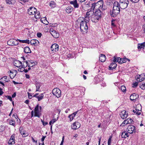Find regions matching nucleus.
<instances>
[{
    "instance_id": "a18cd8bd",
    "label": "nucleus",
    "mask_w": 145,
    "mask_h": 145,
    "mask_svg": "<svg viewBox=\"0 0 145 145\" xmlns=\"http://www.w3.org/2000/svg\"><path fill=\"white\" fill-rule=\"evenodd\" d=\"M127 124L125 121V120L121 124L120 126L121 127L125 126V125H127Z\"/></svg>"
},
{
    "instance_id": "338daca9",
    "label": "nucleus",
    "mask_w": 145,
    "mask_h": 145,
    "mask_svg": "<svg viewBox=\"0 0 145 145\" xmlns=\"http://www.w3.org/2000/svg\"><path fill=\"white\" fill-rule=\"evenodd\" d=\"M25 77L29 79L30 78L29 75L27 74H25Z\"/></svg>"
},
{
    "instance_id": "e2e57ef3",
    "label": "nucleus",
    "mask_w": 145,
    "mask_h": 145,
    "mask_svg": "<svg viewBox=\"0 0 145 145\" xmlns=\"http://www.w3.org/2000/svg\"><path fill=\"white\" fill-rule=\"evenodd\" d=\"M113 58H114V59L113 60V61L114 63H115L116 62H117V59H116V58L115 56Z\"/></svg>"
},
{
    "instance_id": "0eeeda50",
    "label": "nucleus",
    "mask_w": 145,
    "mask_h": 145,
    "mask_svg": "<svg viewBox=\"0 0 145 145\" xmlns=\"http://www.w3.org/2000/svg\"><path fill=\"white\" fill-rule=\"evenodd\" d=\"M15 134H13L10 137V138L8 142V145H13L15 143L16 140L15 139Z\"/></svg>"
},
{
    "instance_id": "49530a36",
    "label": "nucleus",
    "mask_w": 145,
    "mask_h": 145,
    "mask_svg": "<svg viewBox=\"0 0 145 145\" xmlns=\"http://www.w3.org/2000/svg\"><path fill=\"white\" fill-rule=\"evenodd\" d=\"M5 129V127L4 126H0V133H1Z\"/></svg>"
},
{
    "instance_id": "f704fd0d",
    "label": "nucleus",
    "mask_w": 145,
    "mask_h": 145,
    "mask_svg": "<svg viewBox=\"0 0 145 145\" xmlns=\"http://www.w3.org/2000/svg\"><path fill=\"white\" fill-rule=\"evenodd\" d=\"M35 14V17L36 19H39L40 18V13L39 12H36Z\"/></svg>"
},
{
    "instance_id": "39448f33",
    "label": "nucleus",
    "mask_w": 145,
    "mask_h": 145,
    "mask_svg": "<svg viewBox=\"0 0 145 145\" xmlns=\"http://www.w3.org/2000/svg\"><path fill=\"white\" fill-rule=\"evenodd\" d=\"M53 94L57 97L59 98L61 95V91L58 88L54 89L52 91Z\"/></svg>"
},
{
    "instance_id": "72a5a7b5",
    "label": "nucleus",
    "mask_w": 145,
    "mask_h": 145,
    "mask_svg": "<svg viewBox=\"0 0 145 145\" xmlns=\"http://www.w3.org/2000/svg\"><path fill=\"white\" fill-rule=\"evenodd\" d=\"M24 50L25 53L27 54L30 52L31 51L29 48L27 46L25 47Z\"/></svg>"
},
{
    "instance_id": "2eb2a0df",
    "label": "nucleus",
    "mask_w": 145,
    "mask_h": 145,
    "mask_svg": "<svg viewBox=\"0 0 145 145\" xmlns=\"http://www.w3.org/2000/svg\"><path fill=\"white\" fill-rule=\"evenodd\" d=\"M126 3H118L119 7L121 9H125L126 8L129 3L127 2H126Z\"/></svg>"
},
{
    "instance_id": "774afa93",
    "label": "nucleus",
    "mask_w": 145,
    "mask_h": 145,
    "mask_svg": "<svg viewBox=\"0 0 145 145\" xmlns=\"http://www.w3.org/2000/svg\"><path fill=\"white\" fill-rule=\"evenodd\" d=\"M143 29V31H144V33H145V24H144L142 27Z\"/></svg>"
},
{
    "instance_id": "c85d7f7f",
    "label": "nucleus",
    "mask_w": 145,
    "mask_h": 145,
    "mask_svg": "<svg viewBox=\"0 0 145 145\" xmlns=\"http://www.w3.org/2000/svg\"><path fill=\"white\" fill-rule=\"evenodd\" d=\"M56 5L55 2L53 1H51L50 2L49 5L51 7V8H53L56 7Z\"/></svg>"
},
{
    "instance_id": "58836bf2",
    "label": "nucleus",
    "mask_w": 145,
    "mask_h": 145,
    "mask_svg": "<svg viewBox=\"0 0 145 145\" xmlns=\"http://www.w3.org/2000/svg\"><path fill=\"white\" fill-rule=\"evenodd\" d=\"M9 123L10 125H12L14 126L15 125V121L13 119H11V120H10L9 121Z\"/></svg>"
},
{
    "instance_id": "09e8293b",
    "label": "nucleus",
    "mask_w": 145,
    "mask_h": 145,
    "mask_svg": "<svg viewBox=\"0 0 145 145\" xmlns=\"http://www.w3.org/2000/svg\"><path fill=\"white\" fill-rule=\"evenodd\" d=\"M126 2H127L129 3V1L128 0H120V3H126Z\"/></svg>"
},
{
    "instance_id": "bb28decb",
    "label": "nucleus",
    "mask_w": 145,
    "mask_h": 145,
    "mask_svg": "<svg viewBox=\"0 0 145 145\" xmlns=\"http://www.w3.org/2000/svg\"><path fill=\"white\" fill-rule=\"evenodd\" d=\"M70 3L73 5L74 7L75 8H78L79 7V4L77 3V2H73V1H71L70 2Z\"/></svg>"
},
{
    "instance_id": "a211bd4d",
    "label": "nucleus",
    "mask_w": 145,
    "mask_h": 145,
    "mask_svg": "<svg viewBox=\"0 0 145 145\" xmlns=\"http://www.w3.org/2000/svg\"><path fill=\"white\" fill-rule=\"evenodd\" d=\"M21 61L18 60H15L14 61L13 64L15 66L19 68L21 66Z\"/></svg>"
},
{
    "instance_id": "603ef678",
    "label": "nucleus",
    "mask_w": 145,
    "mask_h": 145,
    "mask_svg": "<svg viewBox=\"0 0 145 145\" xmlns=\"http://www.w3.org/2000/svg\"><path fill=\"white\" fill-rule=\"evenodd\" d=\"M138 84V82H135L134 83L132 84V87L133 88H135L137 86Z\"/></svg>"
},
{
    "instance_id": "052dcab7",
    "label": "nucleus",
    "mask_w": 145,
    "mask_h": 145,
    "mask_svg": "<svg viewBox=\"0 0 145 145\" xmlns=\"http://www.w3.org/2000/svg\"><path fill=\"white\" fill-rule=\"evenodd\" d=\"M42 35V34L41 33H38L37 34V36L38 37H40Z\"/></svg>"
},
{
    "instance_id": "412c9836",
    "label": "nucleus",
    "mask_w": 145,
    "mask_h": 145,
    "mask_svg": "<svg viewBox=\"0 0 145 145\" xmlns=\"http://www.w3.org/2000/svg\"><path fill=\"white\" fill-rule=\"evenodd\" d=\"M116 66L117 64L116 63L112 62L109 66V69L110 70H112L113 69H115Z\"/></svg>"
},
{
    "instance_id": "9b49d317",
    "label": "nucleus",
    "mask_w": 145,
    "mask_h": 145,
    "mask_svg": "<svg viewBox=\"0 0 145 145\" xmlns=\"http://www.w3.org/2000/svg\"><path fill=\"white\" fill-rule=\"evenodd\" d=\"M36 9L34 7H31L28 9V13L30 15L34 14L37 11Z\"/></svg>"
},
{
    "instance_id": "680f3d73",
    "label": "nucleus",
    "mask_w": 145,
    "mask_h": 145,
    "mask_svg": "<svg viewBox=\"0 0 145 145\" xmlns=\"http://www.w3.org/2000/svg\"><path fill=\"white\" fill-rule=\"evenodd\" d=\"M114 20H112L111 21V25L113 26H115L116 25L114 24Z\"/></svg>"
},
{
    "instance_id": "7ed1b4c3",
    "label": "nucleus",
    "mask_w": 145,
    "mask_h": 145,
    "mask_svg": "<svg viewBox=\"0 0 145 145\" xmlns=\"http://www.w3.org/2000/svg\"><path fill=\"white\" fill-rule=\"evenodd\" d=\"M80 29L81 31L86 33L88 29V27L86 22L82 21L80 24Z\"/></svg>"
},
{
    "instance_id": "c756f323",
    "label": "nucleus",
    "mask_w": 145,
    "mask_h": 145,
    "mask_svg": "<svg viewBox=\"0 0 145 145\" xmlns=\"http://www.w3.org/2000/svg\"><path fill=\"white\" fill-rule=\"evenodd\" d=\"M58 117L57 118V119H52L49 122L50 125H51L50 129L51 130L52 129V124H53L58 119Z\"/></svg>"
},
{
    "instance_id": "de8ad7c7",
    "label": "nucleus",
    "mask_w": 145,
    "mask_h": 145,
    "mask_svg": "<svg viewBox=\"0 0 145 145\" xmlns=\"http://www.w3.org/2000/svg\"><path fill=\"white\" fill-rule=\"evenodd\" d=\"M106 2L107 3V5H110L112 4L113 3L111 0H107Z\"/></svg>"
},
{
    "instance_id": "13d9d810",
    "label": "nucleus",
    "mask_w": 145,
    "mask_h": 145,
    "mask_svg": "<svg viewBox=\"0 0 145 145\" xmlns=\"http://www.w3.org/2000/svg\"><path fill=\"white\" fill-rule=\"evenodd\" d=\"M7 99H9L11 101H12V99L11 96L8 95L7 96Z\"/></svg>"
},
{
    "instance_id": "37998d69",
    "label": "nucleus",
    "mask_w": 145,
    "mask_h": 145,
    "mask_svg": "<svg viewBox=\"0 0 145 145\" xmlns=\"http://www.w3.org/2000/svg\"><path fill=\"white\" fill-rule=\"evenodd\" d=\"M140 88L142 89H145V82L144 84H142L140 85Z\"/></svg>"
},
{
    "instance_id": "2f4dec72",
    "label": "nucleus",
    "mask_w": 145,
    "mask_h": 145,
    "mask_svg": "<svg viewBox=\"0 0 145 145\" xmlns=\"http://www.w3.org/2000/svg\"><path fill=\"white\" fill-rule=\"evenodd\" d=\"M17 40L19 42H20L23 43H26L28 44H29L30 43L29 40H21L19 39H17Z\"/></svg>"
},
{
    "instance_id": "cd10ccee",
    "label": "nucleus",
    "mask_w": 145,
    "mask_h": 145,
    "mask_svg": "<svg viewBox=\"0 0 145 145\" xmlns=\"http://www.w3.org/2000/svg\"><path fill=\"white\" fill-rule=\"evenodd\" d=\"M121 136L122 138H126L129 137L128 134L126 131H124L121 133Z\"/></svg>"
},
{
    "instance_id": "4d7b16f0",
    "label": "nucleus",
    "mask_w": 145,
    "mask_h": 145,
    "mask_svg": "<svg viewBox=\"0 0 145 145\" xmlns=\"http://www.w3.org/2000/svg\"><path fill=\"white\" fill-rule=\"evenodd\" d=\"M27 93L28 94V97H29V98L30 99H31L32 98V97L31 94L29 93L28 92Z\"/></svg>"
},
{
    "instance_id": "b1692460",
    "label": "nucleus",
    "mask_w": 145,
    "mask_h": 145,
    "mask_svg": "<svg viewBox=\"0 0 145 145\" xmlns=\"http://www.w3.org/2000/svg\"><path fill=\"white\" fill-rule=\"evenodd\" d=\"M30 44L32 45H37L39 43V42L37 40L33 39L31 40Z\"/></svg>"
},
{
    "instance_id": "864d4df0",
    "label": "nucleus",
    "mask_w": 145,
    "mask_h": 145,
    "mask_svg": "<svg viewBox=\"0 0 145 145\" xmlns=\"http://www.w3.org/2000/svg\"><path fill=\"white\" fill-rule=\"evenodd\" d=\"M121 58L119 57H118L117 59V62H118L120 64H121Z\"/></svg>"
},
{
    "instance_id": "ea45409f",
    "label": "nucleus",
    "mask_w": 145,
    "mask_h": 145,
    "mask_svg": "<svg viewBox=\"0 0 145 145\" xmlns=\"http://www.w3.org/2000/svg\"><path fill=\"white\" fill-rule=\"evenodd\" d=\"M89 16L87 15L85 17L83 21L86 22V23H87L88 22H89Z\"/></svg>"
},
{
    "instance_id": "f03ea898",
    "label": "nucleus",
    "mask_w": 145,
    "mask_h": 145,
    "mask_svg": "<svg viewBox=\"0 0 145 145\" xmlns=\"http://www.w3.org/2000/svg\"><path fill=\"white\" fill-rule=\"evenodd\" d=\"M120 8L119 7L118 2L115 1L113 4V7L112 10L110 11V15L111 17H116L120 12Z\"/></svg>"
},
{
    "instance_id": "6e6d98bb",
    "label": "nucleus",
    "mask_w": 145,
    "mask_h": 145,
    "mask_svg": "<svg viewBox=\"0 0 145 145\" xmlns=\"http://www.w3.org/2000/svg\"><path fill=\"white\" fill-rule=\"evenodd\" d=\"M133 3H136L138 2L140 0H130Z\"/></svg>"
},
{
    "instance_id": "a19ab883",
    "label": "nucleus",
    "mask_w": 145,
    "mask_h": 145,
    "mask_svg": "<svg viewBox=\"0 0 145 145\" xmlns=\"http://www.w3.org/2000/svg\"><path fill=\"white\" fill-rule=\"evenodd\" d=\"M44 97V95L43 93H41L40 96H38L37 98L38 99V100L39 101L41 100Z\"/></svg>"
},
{
    "instance_id": "473e14b6",
    "label": "nucleus",
    "mask_w": 145,
    "mask_h": 145,
    "mask_svg": "<svg viewBox=\"0 0 145 145\" xmlns=\"http://www.w3.org/2000/svg\"><path fill=\"white\" fill-rule=\"evenodd\" d=\"M35 86L36 88V91H39L40 88L41 86L40 84V83L37 82L35 83Z\"/></svg>"
},
{
    "instance_id": "5701e85b",
    "label": "nucleus",
    "mask_w": 145,
    "mask_h": 145,
    "mask_svg": "<svg viewBox=\"0 0 145 145\" xmlns=\"http://www.w3.org/2000/svg\"><path fill=\"white\" fill-rule=\"evenodd\" d=\"M138 96V95L135 93H134L130 96V99L131 101H134L137 98Z\"/></svg>"
},
{
    "instance_id": "a878e982",
    "label": "nucleus",
    "mask_w": 145,
    "mask_h": 145,
    "mask_svg": "<svg viewBox=\"0 0 145 145\" xmlns=\"http://www.w3.org/2000/svg\"><path fill=\"white\" fill-rule=\"evenodd\" d=\"M28 63V67L31 68L35 65V63L33 61L29 60L27 61Z\"/></svg>"
},
{
    "instance_id": "4468645a",
    "label": "nucleus",
    "mask_w": 145,
    "mask_h": 145,
    "mask_svg": "<svg viewBox=\"0 0 145 145\" xmlns=\"http://www.w3.org/2000/svg\"><path fill=\"white\" fill-rule=\"evenodd\" d=\"M51 50L53 52H56L59 50V46L56 43L53 44L51 47Z\"/></svg>"
},
{
    "instance_id": "423d86ee",
    "label": "nucleus",
    "mask_w": 145,
    "mask_h": 145,
    "mask_svg": "<svg viewBox=\"0 0 145 145\" xmlns=\"http://www.w3.org/2000/svg\"><path fill=\"white\" fill-rule=\"evenodd\" d=\"M101 16L94 14L91 17V20L94 22H97L101 18Z\"/></svg>"
},
{
    "instance_id": "e433bc0d",
    "label": "nucleus",
    "mask_w": 145,
    "mask_h": 145,
    "mask_svg": "<svg viewBox=\"0 0 145 145\" xmlns=\"http://www.w3.org/2000/svg\"><path fill=\"white\" fill-rule=\"evenodd\" d=\"M6 2L7 4H11L14 3L15 1V0H6Z\"/></svg>"
},
{
    "instance_id": "79ce46f5",
    "label": "nucleus",
    "mask_w": 145,
    "mask_h": 145,
    "mask_svg": "<svg viewBox=\"0 0 145 145\" xmlns=\"http://www.w3.org/2000/svg\"><path fill=\"white\" fill-rule=\"evenodd\" d=\"M121 89L122 91L123 92H125L126 91V87L125 86L123 85L121 86Z\"/></svg>"
},
{
    "instance_id": "f257e3e1",
    "label": "nucleus",
    "mask_w": 145,
    "mask_h": 145,
    "mask_svg": "<svg viewBox=\"0 0 145 145\" xmlns=\"http://www.w3.org/2000/svg\"><path fill=\"white\" fill-rule=\"evenodd\" d=\"M91 8L94 12V14L101 16H102L103 11L106 8L105 6L104 5L103 1L102 0L92 4Z\"/></svg>"
},
{
    "instance_id": "0e129e2a",
    "label": "nucleus",
    "mask_w": 145,
    "mask_h": 145,
    "mask_svg": "<svg viewBox=\"0 0 145 145\" xmlns=\"http://www.w3.org/2000/svg\"><path fill=\"white\" fill-rule=\"evenodd\" d=\"M3 92L2 91V89L0 88V95H1L3 93Z\"/></svg>"
},
{
    "instance_id": "7c9ffc66",
    "label": "nucleus",
    "mask_w": 145,
    "mask_h": 145,
    "mask_svg": "<svg viewBox=\"0 0 145 145\" xmlns=\"http://www.w3.org/2000/svg\"><path fill=\"white\" fill-rule=\"evenodd\" d=\"M145 46V43L144 42L140 44H138V49L143 48H144Z\"/></svg>"
},
{
    "instance_id": "393cba45",
    "label": "nucleus",
    "mask_w": 145,
    "mask_h": 145,
    "mask_svg": "<svg viewBox=\"0 0 145 145\" xmlns=\"http://www.w3.org/2000/svg\"><path fill=\"white\" fill-rule=\"evenodd\" d=\"M106 59V56L104 54H101L99 57V60L101 62H104Z\"/></svg>"
},
{
    "instance_id": "f3484780",
    "label": "nucleus",
    "mask_w": 145,
    "mask_h": 145,
    "mask_svg": "<svg viewBox=\"0 0 145 145\" xmlns=\"http://www.w3.org/2000/svg\"><path fill=\"white\" fill-rule=\"evenodd\" d=\"M145 78V74H142L138 76L137 80L138 81L141 82L143 81Z\"/></svg>"
},
{
    "instance_id": "9d476101",
    "label": "nucleus",
    "mask_w": 145,
    "mask_h": 145,
    "mask_svg": "<svg viewBox=\"0 0 145 145\" xmlns=\"http://www.w3.org/2000/svg\"><path fill=\"white\" fill-rule=\"evenodd\" d=\"M80 126V124L78 121H76L71 126V129L74 130H76L78 129Z\"/></svg>"
},
{
    "instance_id": "bf43d9fd",
    "label": "nucleus",
    "mask_w": 145,
    "mask_h": 145,
    "mask_svg": "<svg viewBox=\"0 0 145 145\" xmlns=\"http://www.w3.org/2000/svg\"><path fill=\"white\" fill-rule=\"evenodd\" d=\"M23 69L22 67L21 68H19L18 69V71L19 72H23Z\"/></svg>"
},
{
    "instance_id": "20e7f679",
    "label": "nucleus",
    "mask_w": 145,
    "mask_h": 145,
    "mask_svg": "<svg viewBox=\"0 0 145 145\" xmlns=\"http://www.w3.org/2000/svg\"><path fill=\"white\" fill-rule=\"evenodd\" d=\"M126 131L130 134H132L136 132L135 127L132 125H129L126 129Z\"/></svg>"
},
{
    "instance_id": "c03bdc74",
    "label": "nucleus",
    "mask_w": 145,
    "mask_h": 145,
    "mask_svg": "<svg viewBox=\"0 0 145 145\" xmlns=\"http://www.w3.org/2000/svg\"><path fill=\"white\" fill-rule=\"evenodd\" d=\"M112 138V137L111 136H110L108 140V145H111Z\"/></svg>"
},
{
    "instance_id": "69168bd1",
    "label": "nucleus",
    "mask_w": 145,
    "mask_h": 145,
    "mask_svg": "<svg viewBox=\"0 0 145 145\" xmlns=\"http://www.w3.org/2000/svg\"><path fill=\"white\" fill-rule=\"evenodd\" d=\"M123 60L121 61V63H124L126 62V59H123Z\"/></svg>"
},
{
    "instance_id": "ddd939ff",
    "label": "nucleus",
    "mask_w": 145,
    "mask_h": 145,
    "mask_svg": "<svg viewBox=\"0 0 145 145\" xmlns=\"http://www.w3.org/2000/svg\"><path fill=\"white\" fill-rule=\"evenodd\" d=\"M41 115V113L39 111H34L33 110L31 112V118L33 116L39 118Z\"/></svg>"
},
{
    "instance_id": "1a4fd4ad",
    "label": "nucleus",
    "mask_w": 145,
    "mask_h": 145,
    "mask_svg": "<svg viewBox=\"0 0 145 145\" xmlns=\"http://www.w3.org/2000/svg\"><path fill=\"white\" fill-rule=\"evenodd\" d=\"M17 40L11 39L9 40L7 42V44L9 45H16L18 44Z\"/></svg>"
},
{
    "instance_id": "f8f14e48",
    "label": "nucleus",
    "mask_w": 145,
    "mask_h": 145,
    "mask_svg": "<svg viewBox=\"0 0 145 145\" xmlns=\"http://www.w3.org/2000/svg\"><path fill=\"white\" fill-rule=\"evenodd\" d=\"M50 33L53 37L55 38H58L59 37V33L53 29L50 30Z\"/></svg>"
},
{
    "instance_id": "8fccbe9b",
    "label": "nucleus",
    "mask_w": 145,
    "mask_h": 145,
    "mask_svg": "<svg viewBox=\"0 0 145 145\" xmlns=\"http://www.w3.org/2000/svg\"><path fill=\"white\" fill-rule=\"evenodd\" d=\"M23 72H24L25 73L27 72L29 70H30L31 69V68L29 67L28 68V69H25V68H23Z\"/></svg>"
},
{
    "instance_id": "5fc2aeb1",
    "label": "nucleus",
    "mask_w": 145,
    "mask_h": 145,
    "mask_svg": "<svg viewBox=\"0 0 145 145\" xmlns=\"http://www.w3.org/2000/svg\"><path fill=\"white\" fill-rule=\"evenodd\" d=\"M46 137V136H42V137L41 139V140L42 142V143H44V140L45 138Z\"/></svg>"
},
{
    "instance_id": "dca6fc26",
    "label": "nucleus",
    "mask_w": 145,
    "mask_h": 145,
    "mask_svg": "<svg viewBox=\"0 0 145 145\" xmlns=\"http://www.w3.org/2000/svg\"><path fill=\"white\" fill-rule=\"evenodd\" d=\"M79 111V110H78L72 113L71 114L69 115L68 116V118L69 119V121H71L74 119V117L77 114V113Z\"/></svg>"
},
{
    "instance_id": "aec40b11",
    "label": "nucleus",
    "mask_w": 145,
    "mask_h": 145,
    "mask_svg": "<svg viewBox=\"0 0 145 145\" xmlns=\"http://www.w3.org/2000/svg\"><path fill=\"white\" fill-rule=\"evenodd\" d=\"M73 10V8L71 6L67 7L65 9V11L67 13L69 14L71 13Z\"/></svg>"
},
{
    "instance_id": "3c124183",
    "label": "nucleus",
    "mask_w": 145,
    "mask_h": 145,
    "mask_svg": "<svg viewBox=\"0 0 145 145\" xmlns=\"http://www.w3.org/2000/svg\"><path fill=\"white\" fill-rule=\"evenodd\" d=\"M39 111V105H37L35 108L34 111Z\"/></svg>"
},
{
    "instance_id": "4c0bfd02",
    "label": "nucleus",
    "mask_w": 145,
    "mask_h": 145,
    "mask_svg": "<svg viewBox=\"0 0 145 145\" xmlns=\"http://www.w3.org/2000/svg\"><path fill=\"white\" fill-rule=\"evenodd\" d=\"M127 124L132 123L133 121L131 118H129L125 120Z\"/></svg>"
},
{
    "instance_id": "6e6552de",
    "label": "nucleus",
    "mask_w": 145,
    "mask_h": 145,
    "mask_svg": "<svg viewBox=\"0 0 145 145\" xmlns=\"http://www.w3.org/2000/svg\"><path fill=\"white\" fill-rule=\"evenodd\" d=\"M141 105L140 104H138L136 106L135 110H133V112L134 113H135V112H136V114L137 115H139L141 114Z\"/></svg>"
},
{
    "instance_id": "c9c22d12",
    "label": "nucleus",
    "mask_w": 145,
    "mask_h": 145,
    "mask_svg": "<svg viewBox=\"0 0 145 145\" xmlns=\"http://www.w3.org/2000/svg\"><path fill=\"white\" fill-rule=\"evenodd\" d=\"M20 133L23 137H27L29 135L28 133L25 131H20Z\"/></svg>"
},
{
    "instance_id": "6ab92c4d",
    "label": "nucleus",
    "mask_w": 145,
    "mask_h": 145,
    "mask_svg": "<svg viewBox=\"0 0 145 145\" xmlns=\"http://www.w3.org/2000/svg\"><path fill=\"white\" fill-rule=\"evenodd\" d=\"M128 113L125 111L123 110L121 112V117L123 119L126 118L127 116Z\"/></svg>"
},
{
    "instance_id": "4be33fe9",
    "label": "nucleus",
    "mask_w": 145,
    "mask_h": 145,
    "mask_svg": "<svg viewBox=\"0 0 145 145\" xmlns=\"http://www.w3.org/2000/svg\"><path fill=\"white\" fill-rule=\"evenodd\" d=\"M22 67V68H25L27 66L28 67V62L27 61H21Z\"/></svg>"
}]
</instances>
